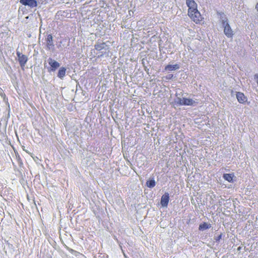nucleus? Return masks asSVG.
Listing matches in <instances>:
<instances>
[{"mask_svg": "<svg viewBox=\"0 0 258 258\" xmlns=\"http://www.w3.org/2000/svg\"><path fill=\"white\" fill-rule=\"evenodd\" d=\"M174 102L179 105L195 106L198 104L197 99L179 97L176 95Z\"/></svg>", "mask_w": 258, "mask_h": 258, "instance_id": "1", "label": "nucleus"}, {"mask_svg": "<svg viewBox=\"0 0 258 258\" xmlns=\"http://www.w3.org/2000/svg\"><path fill=\"white\" fill-rule=\"evenodd\" d=\"M222 24L224 27V33L225 35L229 38L233 37L234 33L231 27L230 26L228 20L226 18H225L222 20Z\"/></svg>", "mask_w": 258, "mask_h": 258, "instance_id": "2", "label": "nucleus"}, {"mask_svg": "<svg viewBox=\"0 0 258 258\" xmlns=\"http://www.w3.org/2000/svg\"><path fill=\"white\" fill-rule=\"evenodd\" d=\"M188 15L196 23L200 22L202 20V16L198 9L193 11L192 13H188Z\"/></svg>", "mask_w": 258, "mask_h": 258, "instance_id": "3", "label": "nucleus"}, {"mask_svg": "<svg viewBox=\"0 0 258 258\" xmlns=\"http://www.w3.org/2000/svg\"><path fill=\"white\" fill-rule=\"evenodd\" d=\"M18 59L21 67H24L28 61V57L19 51H17Z\"/></svg>", "mask_w": 258, "mask_h": 258, "instance_id": "4", "label": "nucleus"}, {"mask_svg": "<svg viewBox=\"0 0 258 258\" xmlns=\"http://www.w3.org/2000/svg\"><path fill=\"white\" fill-rule=\"evenodd\" d=\"M20 2L23 5L28 6L30 8H36L38 5L36 0H20Z\"/></svg>", "mask_w": 258, "mask_h": 258, "instance_id": "5", "label": "nucleus"}, {"mask_svg": "<svg viewBox=\"0 0 258 258\" xmlns=\"http://www.w3.org/2000/svg\"><path fill=\"white\" fill-rule=\"evenodd\" d=\"M46 49L49 50H53L54 49V45L53 42V37L51 34L47 36L46 38Z\"/></svg>", "mask_w": 258, "mask_h": 258, "instance_id": "6", "label": "nucleus"}, {"mask_svg": "<svg viewBox=\"0 0 258 258\" xmlns=\"http://www.w3.org/2000/svg\"><path fill=\"white\" fill-rule=\"evenodd\" d=\"M186 4L188 7V13H192L193 11L197 10V5L194 0H186Z\"/></svg>", "mask_w": 258, "mask_h": 258, "instance_id": "7", "label": "nucleus"}, {"mask_svg": "<svg viewBox=\"0 0 258 258\" xmlns=\"http://www.w3.org/2000/svg\"><path fill=\"white\" fill-rule=\"evenodd\" d=\"M48 62L51 67L50 69V71H55L56 69L60 66L59 62L52 59L51 58H48Z\"/></svg>", "mask_w": 258, "mask_h": 258, "instance_id": "8", "label": "nucleus"}, {"mask_svg": "<svg viewBox=\"0 0 258 258\" xmlns=\"http://www.w3.org/2000/svg\"><path fill=\"white\" fill-rule=\"evenodd\" d=\"M169 201V194L165 192L161 198L160 203L163 207H166Z\"/></svg>", "mask_w": 258, "mask_h": 258, "instance_id": "9", "label": "nucleus"}, {"mask_svg": "<svg viewBox=\"0 0 258 258\" xmlns=\"http://www.w3.org/2000/svg\"><path fill=\"white\" fill-rule=\"evenodd\" d=\"M236 98L238 101L240 103H244L247 101L246 97L241 92H237L236 93Z\"/></svg>", "mask_w": 258, "mask_h": 258, "instance_id": "10", "label": "nucleus"}, {"mask_svg": "<svg viewBox=\"0 0 258 258\" xmlns=\"http://www.w3.org/2000/svg\"><path fill=\"white\" fill-rule=\"evenodd\" d=\"M106 47L107 45L105 42H97V43L95 45V49L98 51L101 50L102 49H106Z\"/></svg>", "mask_w": 258, "mask_h": 258, "instance_id": "11", "label": "nucleus"}, {"mask_svg": "<svg viewBox=\"0 0 258 258\" xmlns=\"http://www.w3.org/2000/svg\"><path fill=\"white\" fill-rule=\"evenodd\" d=\"M179 69V66L177 64H168L166 66L165 68V70L172 71L174 70H177Z\"/></svg>", "mask_w": 258, "mask_h": 258, "instance_id": "12", "label": "nucleus"}, {"mask_svg": "<svg viewBox=\"0 0 258 258\" xmlns=\"http://www.w3.org/2000/svg\"><path fill=\"white\" fill-rule=\"evenodd\" d=\"M66 69L64 67H61L58 71L57 77L62 79L66 75Z\"/></svg>", "mask_w": 258, "mask_h": 258, "instance_id": "13", "label": "nucleus"}, {"mask_svg": "<svg viewBox=\"0 0 258 258\" xmlns=\"http://www.w3.org/2000/svg\"><path fill=\"white\" fill-rule=\"evenodd\" d=\"M211 225L210 224L204 222L200 225L199 229L200 230H204L211 228Z\"/></svg>", "mask_w": 258, "mask_h": 258, "instance_id": "14", "label": "nucleus"}, {"mask_svg": "<svg viewBox=\"0 0 258 258\" xmlns=\"http://www.w3.org/2000/svg\"><path fill=\"white\" fill-rule=\"evenodd\" d=\"M233 175L232 174L226 173L223 175V178L225 180L231 182L233 180Z\"/></svg>", "mask_w": 258, "mask_h": 258, "instance_id": "15", "label": "nucleus"}, {"mask_svg": "<svg viewBox=\"0 0 258 258\" xmlns=\"http://www.w3.org/2000/svg\"><path fill=\"white\" fill-rule=\"evenodd\" d=\"M146 184L148 187L152 188L155 186L156 182L154 179H151L147 181Z\"/></svg>", "mask_w": 258, "mask_h": 258, "instance_id": "16", "label": "nucleus"}, {"mask_svg": "<svg viewBox=\"0 0 258 258\" xmlns=\"http://www.w3.org/2000/svg\"><path fill=\"white\" fill-rule=\"evenodd\" d=\"M222 238V234H220L219 235H218V236H217L215 238V239L216 240V241H219Z\"/></svg>", "mask_w": 258, "mask_h": 258, "instance_id": "17", "label": "nucleus"}, {"mask_svg": "<svg viewBox=\"0 0 258 258\" xmlns=\"http://www.w3.org/2000/svg\"><path fill=\"white\" fill-rule=\"evenodd\" d=\"M255 8L256 9L257 11H258V3L256 4Z\"/></svg>", "mask_w": 258, "mask_h": 258, "instance_id": "18", "label": "nucleus"}]
</instances>
